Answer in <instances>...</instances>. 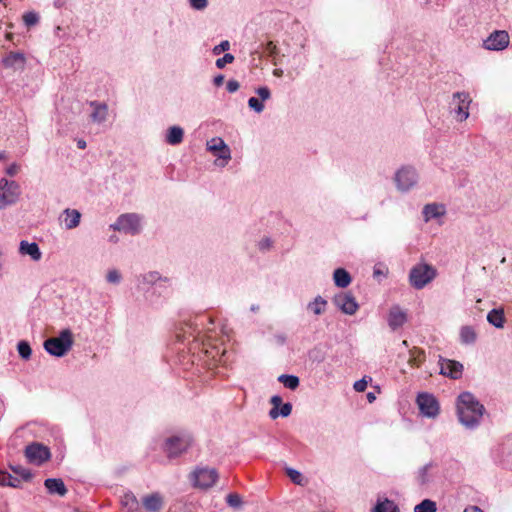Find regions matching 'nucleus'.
<instances>
[{
	"mask_svg": "<svg viewBox=\"0 0 512 512\" xmlns=\"http://www.w3.org/2000/svg\"><path fill=\"white\" fill-rule=\"evenodd\" d=\"M456 409L459 422L470 430H474L480 425L485 413L484 405L468 391L458 395Z\"/></svg>",
	"mask_w": 512,
	"mask_h": 512,
	"instance_id": "obj_1",
	"label": "nucleus"
},
{
	"mask_svg": "<svg viewBox=\"0 0 512 512\" xmlns=\"http://www.w3.org/2000/svg\"><path fill=\"white\" fill-rule=\"evenodd\" d=\"M73 344L72 331L66 328L58 336L47 338L43 346L48 354L55 357H63L71 350Z\"/></svg>",
	"mask_w": 512,
	"mask_h": 512,
	"instance_id": "obj_2",
	"label": "nucleus"
},
{
	"mask_svg": "<svg viewBox=\"0 0 512 512\" xmlns=\"http://www.w3.org/2000/svg\"><path fill=\"white\" fill-rule=\"evenodd\" d=\"M437 275L436 269L427 263H419L413 266L409 272L410 285L417 289H423L433 281Z\"/></svg>",
	"mask_w": 512,
	"mask_h": 512,
	"instance_id": "obj_3",
	"label": "nucleus"
},
{
	"mask_svg": "<svg viewBox=\"0 0 512 512\" xmlns=\"http://www.w3.org/2000/svg\"><path fill=\"white\" fill-rule=\"evenodd\" d=\"M191 444L192 437L190 434L174 435L165 440L163 450L169 459H173L187 451Z\"/></svg>",
	"mask_w": 512,
	"mask_h": 512,
	"instance_id": "obj_4",
	"label": "nucleus"
},
{
	"mask_svg": "<svg viewBox=\"0 0 512 512\" xmlns=\"http://www.w3.org/2000/svg\"><path fill=\"white\" fill-rule=\"evenodd\" d=\"M110 228L114 231L137 235L141 231V218L136 213L122 214L115 223L110 225Z\"/></svg>",
	"mask_w": 512,
	"mask_h": 512,
	"instance_id": "obj_5",
	"label": "nucleus"
},
{
	"mask_svg": "<svg viewBox=\"0 0 512 512\" xmlns=\"http://www.w3.org/2000/svg\"><path fill=\"white\" fill-rule=\"evenodd\" d=\"M21 191L19 184L14 180L0 179V210L15 204Z\"/></svg>",
	"mask_w": 512,
	"mask_h": 512,
	"instance_id": "obj_6",
	"label": "nucleus"
},
{
	"mask_svg": "<svg viewBox=\"0 0 512 512\" xmlns=\"http://www.w3.org/2000/svg\"><path fill=\"white\" fill-rule=\"evenodd\" d=\"M396 187L401 192H408L418 183V173L413 166H402L394 176Z\"/></svg>",
	"mask_w": 512,
	"mask_h": 512,
	"instance_id": "obj_7",
	"label": "nucleus"
},
{
	"mask_svg": "<svg viewBox=\"0 0 512 512\" xmlns=\"http://www.w3.org/2000/svg\"><path fill=\"white\" fill-rule=\"evenodd\" d=\"M416 403L420 413L427 418H436L440 413V404L437 398L430 393L421 392L417 395Z\"/></svg>",
	"mask_w": 512,
	"mask_h": 512,
	"instance_id": "obj_8",
	"label": "nucleus"
},
{
	"mask_svg": "<svg viewBox=\"0 0 512 512\" xmlns=\"http://www.w3.org/2000/svg\"><path fill=\"white\" fill-rule=\"evenodd\" d=\"M218 477L216 469L207 467L196 468L191 475L194 486L200 489L211 488L216 483Z\"/></svg>",
	"mask_w": 512,
	"mask_h": 512,
	"instance_id": "obj_9",
	"label": "nucleus"
},
{
	"mask_svg": "<svg viewBox=\"0 0 512 512\" xmlns=\"http://www.w3.org/2000/svg\"><path fill=\"white\" fill-rule=\"evenodd\" d=\"M25 456L29 462L41 465L50 459L51 453L47 446L38 442H33L26 446Z\"/></svg>",
	"mask_w": 512,
	"mask_h": 512,
	"instance_id": "obj_10",
	"label": "nucleus"
},
{
	"mask_svg": "<svg viewBox=\"0 0 512 512\" xmlns=\"http://www.w3.org/2000/svg\"><path fill=\"white\" fill-rule=\"evenodd\" d=\"M510 37L505 30L493 31L484 41L483 47L490 51H502L508 47Z\"/></svg>",
	"mask_w": 512,
	"mask_h": 512,
	"instance_id": "obj_11",
	"label": "nucleus"
},
{
	"mask_svg": "<svg viewBox=\"0 0 512 512\" xmlns=\"http://www.w3.org/2000/svg\"><path fill=\"white\" fill-rule=\"evenodd\" d=\"M333 303L347 315H354L359 308L355 297L351 293L341 292L336 294L333 298Z\"/></svg>",
	"mask_w": 512,
	"mask_h": 512,
	"instance_id": "obj_12",
	"label": "nucleus"
},
{
	"mask_svg": "<svg viewBox=\"0 0 512 512\" xmlns=\"http://www.w3.org/2000/svg\"><path fill=\"white\" fill-rule=\"evenodd\" d=\"M471 102L470 96L466 92H456L453 94L451 105L454 106L453 110L458 116L459 121H464L469 117V104Z\"/></svg>",
	"mask_w": 512,
	"mask_h": 512,
	"instance_id": "obj_13",
	"label": "nucleus"
},
{
	"mask_svg": "<svg viewBox=\"0 0 512 512\" xmlns=\"http://www.w3.org/2000/svg\"><path fill=\"white\" fill-rule=\"evenodd\" d=\"M168 282L167 278H162L156 271H151L141 275L138 278V288L148 292L150 287L166 288L165 283Z\"/></svg>",
	"mask_w": 512,
	"mask_h": 512,
	"instance_id": "obj_14",
	"label": "nucleus"
},
{
	"mask_svg": "<svg viewBox=\"0 0 512 512\" xmlns=\"http://www.w3.org/2000/svg\"><path fill=\"white\" fill-rule=\"evenodd\" d=\"M439 364L440 374H442L443 376L449 377L454 380H457L462 377L463 365L460 362L440 357Z\"/></svg>",
	"mask_w": 512,
	"mask_h": 512,
	"instance_id": "obj_15",
	"label": "nucleus"
},
{
	"mask_svg": "<svg viewBox=\"0 0 512 512\" xmlns=\"http://www.w3.org/2000/svg\"><path fill=\"white\" fill-rule=\"evenodd\" d=\"M207 146L209 151L218 152L216 154L218 158L226 161L231 159L230 148L221 138H213L207 143Z\"/></svg>",
	"mask_w": 512,
	"mask_h": 512,
	"instance_id": "obj_16",
	"label": "nucleus"
},
{
	"mask_svg": "<svg viewBox=\"0 0 512 512\" xmlns=\"http://www.w3.org/2000/svg\"><path fill=\"white\" fill-rule=\"evenodd\" d=\"M25 62L26 58L22 52H9L2 60L6 68H13L15 70L23 69Z\"/></svg>",
	"mask_w": 512,
	"mask_h": 512,
	"instance_id": "obj_17",
	"label": "nucleus"
},
{
	"mask_svg": "<svg viewBox=\"0 0 512 512\" xmlns=\"http://www.w3.org/2000/svg\"><path fill=\"white\" fill-rule=\"evenodd\" d=\"M19 253L21 255H29L33 261H39L42 257L40 248L36 242H28L22 240L19 245Z\"/></svg>",
	"mask_w": 512,
	"mask_h": 512,
	"instance_id": "obj_18",
	"label": "nucleus"
},
{
	"mask_svg": "<svg viewBox=\"0 0 512 512\" xmlns=\"http://www.w3.org/2000/svg\"><path fill=\"white\" fill-rule=\"evenodd\" d=\"M406 313L403 312L398 306L392 307L388 315V325L392 330H396L403 326L406 322Z\"/></svg>",
	"mask_w": 512,
	"mask_h": 512,
	"instance_id": "obj_19",
	"label": "nucleus"
},
{
	"mask_svg": "<svg viewBox=\"0 0 512 512\" xmlns=\"http://www.w3.org/2000/svg\"><path fill=\"white\" fill-rule=\"evenodd\" d=\"M445 207L442 204L430 203L423 207L422 214L425 222L445 215Z\"/></svg>",
	"mask_w": 512,
	"mask_h": 512,
	"instance_id": "obj_20",
	"label": "nucleus"
},
{
	"mask_svg": "<svg viewBox=\"0 0 512 512\" xmlns=\"http://www.w3.org/2000/svg\"><path fill=\"white\" fill-rule=\"evenodd\" d=\"M90 106L93 107V112L90 115L91 120L98 124L105 122L108 115V106L97 101H91Z\"/></svg>",
	"mask_w": 512,
	"mask_h": 512,
	"instance_id": "obj_21",
	"label": "nucleus"
},
{
	"mask_svg": "<svg viewBox=\"0 0 512 512\" xmlns=\"http://www.w3.org/2000/svg\"><path fill=\"white\" fill-rule=\"evenodd\" d=\"M44 486L50 494L65 496L67 488L60 478H48L44 481Z\"/></svg>",
	"mask_w": 512,
	"mask_h": 512,
	"instance_id": "obj_22",
	"label": "nucleus"
},
{
	"mask_svg": "<svg viewBox=\"0 0 512 512\" xmlns=\"http://www.w3.org/2000/svg\"><path fill=\"white\" fill-rule=\"evenodd\" d=\"M143 506L150 512H158L163 506V499L158 493L147 495L142 500Z\"/></svg>",
	"mask_w": 512,
	"mask_h": 512,
	"instance_id": "obj_23",
	"label": "nucleus"
},
{
	"mask_svg": "<svg viewBox=\"0 0 512 512\" xmlns=\"http://www.w3.org/2000/svg\"><path fill=\"white\" fill-rule=\"evenodd\" d=\"M63 215L65 216L63 222L66 229H74L79 225L81 213L78 210L67 208L63 211Z\"/></svg>",
	"mask_w": 512,
	"mask_h": 512,
	"instance_id": "obj_24",
	"label": "nucleus"
},
{
	"mask_svg": "<svg viewBox=\"0 0 512 512\" xmlns=\"http://www.w3.org/2000/svg\"><path fill=\"white\" fill-rule=\"evenodd\" d=\"M121 504L127 512H139L140 504L137 497L132 492H126L121 498Z\"/></svg>",
	"mask_w": 512,
	"mask_h": 512,
	"instance_id": "obj_25",
	"label": "nucleus"
},
{
	"mask_svg": "<svg viewBox=\"0 0 512 512\" xmlns=\"http://www.w3.org/2000/svg\"><path fill=\"white\" fill-rule=\"evenodd\" d=\"M333 280L337 287L346 288L350 285L352 278L344 268H337L333 273Z\"/></svg>",
	"mask_w": 512,
	"mask_h": 512,
	"instance_id": "obj_26",
	"label": "nucleus"
},
{
	"mask_svg": "<svg viewBox=\"0 0 512 512\" xmlns=\"http://www.w3.org/2000/svg\"><path fill=\"white\" fill-rule=\"evenodd\" d=\"M184 130L180 126H171L167 130L166 142L170 145H178L183 141Z\"/></svg>",
	"mask_w": 512,
	"mask_h": 512,
	"instance_id": "obj_27",
	"label": "nucleus"
},
{
	"mask_svg": "<svg viewBox=\"0 0 512 512\" xmlns=\"http://www.w3.org/2000/svg\"><path fill=\"white\" fill-rule=\"evenodd\" d=\"M328 302L320 295L307 304V310L315 315H322L327 307Z\"/></svg>",
	"mask_w": 512,
	"mask_h": 512,
	"instance_id": "obj_28",
	"label": "nucleus"
},
{
	"mask_svg": "<svg viewBox=\"0 0 512 512\" xmlns=\"http://www.w3.org/2000/svg\"><path fill=\"white\" fill-rule=\"evenodd\" d=\"M372 512H400V510L394 501L385 498L383 500L378 499L376 505L372 509Z\"/></svg>",
	"mask_w": 512,
	"mask_h": 512,
	"instance_id": "obj_29",
	"label": "nucleus"
},
{
	"mask_svg": "<svg viewBox=\"0 0 512 512\" xmlns=\"http://www.w3.org/2000/svg\"><path fill=\"white\" fill-rule=\"evenodd\" d=\"M487 321L496 328H503L505 323L504 311L502 309H492L487 314Z\"/></svg>",
	"mask_w": 512,
	"mask_h": 512,
	"instance_id": "obj_30",
	"label": "nucleus"
},
{
	"mask_svg": "<svg viewBox=\"0 0 512 512\" xmlns=\"http://www.w3.org/2000/svg\"><path fill=\"white\" fill-rule=\"evenodd\" d=\"M477 339V334L472 326H463L460 330V340L463 344H474Z\"/></svg>",
	"mask_w": 512,
	"mask_h": 512,
	"instance_id": "obj_31",
	"label": "nucleus"
},
{
	"mask_svg": "<svg viewBox=\"0 0 512 512\" xmlns=\"http://www.w3.org/2000/svg\"><path fill=\"white\" fill-rule=\"evenodd\" d=\"M409 355L408 363L412 366L419 367L425 361V352L417 347H413Z\"/></svg>",
	"mask_w": 512,
	"mask_h": 512,
	"instance_id": "obj_32",
	"label": "nucleus"
},
{
	"mask_svg": "<svg viewBox=\"0 0 512 512\" xmlns=\"http://www.w3.org/2000/svg\"><path fill=\"white\" fill-rule=\"evenodd\" d=\"M278 381L290 390H296L300 385V380L295 375L282 374L278 377Z\"/></svg>",
	"mask_w": 512,
	"mask_h": 512,
	"instance_id": "obj_33",
	"label": "nucleus"
},
{
	"mask_svg": "<svg viewBox=\"0 0 512 512\" xmlns=\"http://www.w3.org/2000/svg\"><path fill=\"white\" fill-rule=\"evenodd\" d=\"M291 412H292V404L287 402V403H282L277 410H276V408H272L269 411V416L271 419H276L279 416L288 417L291 414Z\"/></svg>",
	"mask_w": 512,
	"mask_h": 512,
	"instance_id": "obj_34",
	"label": "nucleus"
},
{
	"mask_svg": "<svg viewBox=\"0 0 512 512\" xmlns=\"http://www.w3.org/2000/svg\"><path fill=\"white\" fill-rule=\"evenodd\" d=\"M437 504L431 499H424L414 507V512H436Z\"/></svg>",
	"mask_w": 512,
	"mask_h": 512,
	"instance_id": "obj_35",
	"label": "nucleus"
},
{
	"mask_svg": "<svg viewBox=\"0 0 512 512\" xmlns=\"http://www.w3.org/2000/svg\"><path fill=\"white\" fill-rule=\"evenodd\" d=\"M17 350L21 358L28 360L31 357L32 349L27 341H20Z\"/></svg>",
	"mask_w": 512,
	"mask_h": 512,
	"instance_id": "obj_36",
	"label": "nucleus"
},
{
	"mask_svg": "<svg viewBox=\"0 0 512 512\" xmlns=\"http://www.w3.org/2000/svg\"><path fill=\"white\" fill-rule=\"evenodd\" d=\"M39 20V14L34 11H29L23 15V22L27 27L35 26Z\"/></svg>",
	"mask_w": 512,
	"mask_h": 512,
	"instance_id": "obj_37",
	"label": "nucleus"
},
{
	"mask_svg": "<svg viewBox=\"0 0 512 512\" xmlns=\"http://www.w3.org/2000/svg\"><path fill=\"white\" fill-rule=\"evenodd\" d=\"M11 470L19 475L24 481H29L32 478V473L30 470L22 467L21 465H11Z\"/></svg>",
	"mask_w": 512,
	"mask_h": 512,
	"instance_id": "obj_38",
	"label": "nucleus"
},
{
	"mask_svg": "<svg viewBox=\"0 0 512 512\" xmlns=\"http://www.w3.org/2000/svg\"><path fill=\"white\" fill-rule=\"evenodd\" d=\"M432 467V463H428L421 467L418 471L417 480L420 485H425L428 483V471Z\"/></svg>",
	"mask_w": 512,
	"mask_h": 512,
	"instance_id": "obj_39",
	"label": "nucleus"
},
{
	"mask_svg": "<svg viewBox=\"0 0 512 512\" xmlns=\"http://www.w3.org/2000/svg\"><path fill=\"white\" fill-rule=\"evenodd\" d=\"M248 106L250 109L254 110L257 113H261L264 110V104L260 99L256 97L249 98Z\"/></svg>",
	"mask_w": 512,
	"mask_h": 512,
	"instance_id": "obj_40",
	"label": "nucleus"
},
{
	"mask_svg": "<svg viewBox=\"0 0 512 512\" xmlns=\"http://www.w3.org/2000/svg\"><path fill=\"white\" fill-rule=\"evenodd\" d=\"M122 276L120 272L116 269L109 270L106 275L107 282L111 284H119L121 282Z\"/></svg>",
	"mask_w": 512,
	"mask_h": 512,
	"instance_id": "obj_41",
	"label": "nucleus"
},
{
	"mask_svg": "<svg viewBox=\"0 0 512 512\" xmlns=\"http://www.w3.org/2000/svg\"><path fill=\"white\" fill-rule=\"evenodd\" d=\"M234 59L235 58L232 54L226 53V54H224V56L222 58H218L216 60L215 65L218 69H223L226 64L232 63L234 61Z\"/></svg>",
	"mask_w": 512,
	"mask_h": 512,
	"instance_id": "obj_42",
	"label": "nucleus"
},
{
	"mask_svg": "<svg viewBox=\"0 0 512 512\" xmlns=\"http://www.w3.org/2000/svg\"><path fill=\"white\" fill-rule=\"evenodd\" d=\"M188 3L196 11H203L208 7V0H188Z\"/></svg>",
	"mask_w": 512,
	"mask_h": 512,
	"instance_id": "obj_43",
	"label": "nucleus"
},
{
	"mask_svg": "<svg viewBox=\"0 0 512 512\" xmlns=\"http://www.w3.org/2000/svg\"><path fill=\"white\" fill-rule=\"evenodd\" d=\"M230 49V42L228 40L221 41L218 45L214 46L212 52L214 55H220L222 52Z\"/></svg>",
	"mask_w": 512,
	"mask_h": 512,
	"instance_id": "obj_44",
	"label": "nucleus"
},
{
	"mask_svg": "<svg viewBox=\"0 0 512 512\" xmlns=\"http://www.w3.org/2000/svg\"><path fill=\"white\" fill-rule=\"evenodd\" d=\"M287 475L295 484H301L302 481V475L299 471L293 469V468H287L286 470Z\"/></svg>",
	"mask_w": 512,
	"mask_h": 512,
	"instance_id": "obj_45",
	"label": "nucleus"
},
{
	"mask_svg": "<svg viewBox=\"0 0 512 512\" xmlns=\"http://www.w3.org/2000/svg\"><path fill=\"white\" fill-rule=\"evenodd\" d=\"M226 501L231 507H239L242 503L241 497L236 493L228 494Z\"/></svg>",
	"mask_w": 512,
	"mask_h": 512,
	"instance_id": "obj_46",
	"label": "nucleus"
},
{
	"mask_svg": "<svg viewBox=\"0 0 512 512\" xmlns=\"http://www.w3.org/2000/svg\"><path fill=\"white\" fill-rule=\"evenodd\" d=\"M186 326H187V330H183V333H177V335H176L178 341H180V342H184L185 341L186 334H189V335L193 336L194 339L196 338L194 336V332L196 331V328H194L192 324H187Z\"/></svg>",
	"mask_w": 512,
	"mask_h": 512,
	"instance_id": "obj_47",
	"label": "nucleus"
},
{
	"mask_svg": "<svg viewBox=\"0 0 512 512\" xmlns=\"http://www.w3.org/2000/svg\"><path fill=\"white\" fill-rule=\"evenodd\" d=\"M272 244H273V242H272L271 238L265 237L258 242L257 246L260 251L265 252V251L270 250V248L272 247Z\"/></svg>",
	"mask_w": 512,
	"mask_h": 512,
	"instance_id": "obj_48",
	"label": "nucleus"
},
{
	"mask_svg": "<svg viewBox=\"0 0 512 512\" xmlns=\"http://www.w3.org/2000/svg\"><path fill=\"white\" fill-rule=\"evenodd\" d=\"M256 93L261 101L268 100L271 97V92L268 87L263 86L256 89Z\"/></svg>",
	"mask_w": 512,
	"mask_h": 512,
	"instance_id": "obj_49",
	"label": "nucleus"
},
{
	"mask_svg": "<svg viewBox=\"0 0 512 512\" xmlns=\"http://www.w3.org/2000/svg\"><path fill=\"white\" fill-rule=\"evenodd\" d=\"M367 384H368V381L364 377V378H362L360 380H357L354 383L353 387H354L355 391H357V392H364L366 390V388H367Z\"/></svg>",
	"mask_w": 512,
	"mask_h": 512,
	"instance_id": "obj_50",
	"label": "nucleus"
},
{
	"mask_svg": "<svg viewBox=\"0 0 512 512\" xmlns=\"http://www.w3.org/2000/svg\"><path fill=\"white\" fill-rule=\"evenodd\" d=\"M309 357L312 361H316L318 363H321L324 360V356L321 354V352L314 348L309 352Z\"/></svg>",
	"mask_w": 512,
	"mask_h": 512,
	"instance_id": "obj_51",
	"label": "nucleus"
},
{
	"mask_svg": "<svg viewBox=\"0 0 512 512\" xmlns=\"http://www.w3.org/2000/svg\"><path fill=\"white\" fill-rule=\"evenodd\" d=\"M266 51L269 53V55L271 57H274V58L278 55V52H279L276 44L272 41L267 42Z\"/></svg>",
	"mask_w": 512,
	"mask_h": 512,
	"instance_id": "obj_52",
	"label": "nucleus"
},
{
	"mask_svg": "<svg viewBox=\"0 0 512 512\" xmlns=\"http://www.w3.org/2000/svg\"><path fill=\"white\" fill-rule=\"evenodd\" d=\"M240 87V84L237 80L231 79L226 84V89L229 93L236 92Z\"/></svg>",
	"mask_w": 512,
	"mask_h": 512,
	"instance_id": "obj_53",
	"label": "nucleus"
},
{
	"mask_svg": "<svg viewBox=\"0 0 512 512\" xmlns=\"http://www.w3.org/2000/svg\"><path fill=\"white\" fill-rule=\"evenodd\" d=\"M270 403L273 405L272 408H276V410L280 407L282 404V398L279 395H274L270 399Z\"/></svg>",
	"mask_w": 512,
	"mask_h": 512,
	"instance_id": "obj_54",
	"label": "nucleus"
},
{
	"mask_svg": "<svg viewBox=\"0 0 512 512\" xmlns=\"http://www.w3.org/2000/svg\"><path fill=\"white\" fill-rule=\"evenodd\" d=\"M19 485H20V480L18 478H14L11 476V478H7L5 486L17 488V487H19Z\"/></svg>",
	"mask_w": 512,
	"mask_h": 512,
	"instance_id": "obj_55",
	"label": "nucleus"
},
{
	"mask_svg": "<svg viewBox=\"0 0 512 512\" xmlns=\"http://www.w3.org/2000/svg\"><path fill=\"white\" fill-rule=\"evenodd\" d=\"M18 165L13 163L11 164L9 167H7L6 169V173L9 175V176H14L17 174L18 172Z\"/></svg>",
	"mask_w": 512,
	"mask_h": 512,
	"instance_id": "obj_56",
	"label": "nucleus"
},
{
	"mask_svg": "<svg viewBox=\"0 0 512 512\" xmlns=\"http://www.w3.org/2000/svg\"><path fill=\"white\" fill-rule=\"evenodd\" d=\"M7 478H11V475L7 472L0 470V486L6 485Z\"/></svg>",
	"mask_w": 512,
	"mask_h": 512,
	"instance_id": "obj_57",
	"label": "nucleus"
},
{
	"mask_svg": "<svg viewBox=\"0 0 512 512\" xmlns=\"http://www.w3.org/2000/svg\"><path fill=\"white\" fill-rule=\"evenodd\" d=\"M223 82H224V75H222V74L215 76L213 79V83L217 87L221 86L223 84Z\"/></svg>",
	"mask_w": 512,
	"mask_h": 512,
	"instance_id": "obj_58",
	"label": "nucleus"
},
{
	"mask_svg": "<svg viewBox=\"0 0 512 512\" xmlns=\"http://www.w3.org/2000/svg\"><path fill=\"white\" fill-rule=\"evenodd\" d=\"M463 512H483L478 506H469Z\"/></svg>",
	"mask_w": 512,
	"mask_h": 512,
	"instance_id": "obj_59",
	"label": "nucleus"
},
{
	"mask_svg": "<svg viewBox=\"0 0 512 512\" xmlns=\"http://www.w3.org/2000/svg\"><path fill=\"white\" fill-rule=\"evenodd\" d=\"M65 4V0H54V6L58 9L62 8Z\"/></svg>",
	"mask_w": 512,
	"mask_h": 512,
	"instance_id": "obj_60",
	"label": "nucleus"
},
{
	"mask_svg": "<svg viewBox=\"0 0 512 512\" xmlns=\"http://www.w3.org/2000/svg\"><path fill=\"white\" fill-rule=\"evenodd\" d=\"M77 147H78L79 149H85V148H86V141H85V140H83V139H79V140L77 141Z\"/></svg>",
	"mask_w": 512,
	"mask_h": 512,
	"instance_id": "obj_61",
	"label": "nucleus"
},
{
	"mask_svg": "<svg viewBox=\"0 0 512 512\" xmlns=\"http://www.w3.org/2000/svg\"><path fill=\"white\" fill-rule=\"evenodd\" d=\"M276 339H277V342L279 344H284L285 341H286V336L281 334V335H276Z\"/></svg>",
	"mask_w": 512,
	"mask_h": 512,
	"instance_id": "obj_62",
	"label": "nucleus"
},
{
	"mask_svg": "<svg viewBox=\"0 0 512 512\" xmlns=\"http://www.w3.org/2000/svg\"><path fill=\"white\" fill-rule=\"evenodd\" d=\"M376 399L375 394L373 392L367 393V400L369 403H372Z\"/></svg>",
	"mask_w": 512,
	"mask_h": 512,
	"instance_id": "obj_63",
	"label": "nucleus"
},
{
	"mask_svg": "<svg viewBox=\"0 0 512 512\" xmlns=\"http://www.w3.org/2000/svg\"><path fill=\"white\" fill-rule=\"evenodd\" d=\"M273 75L276 77H282L283 76V70L282 69H274Z\"/></svg>",
	"mask_w": 512,
	"mask_h": 512,
	"instance_id": "obj_64",
	"label": "nucleus"
}]
</instances>
